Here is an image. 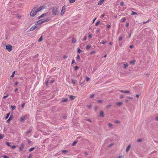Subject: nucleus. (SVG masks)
I'll return each instance as SVG.
<instances>
[{
	"mask_svg": "<svg viewBox=\"0 0 158 158\" xmlns=\"http://www.w3.org/2000/svg\"><path fill=\"white\" fill-rule=\"evenodd\" d=\"M52 12L53 15L55 16L58 15L59 14L58 7L55 6H53L52 9Z\"/></svg>",
	"mask_w": 158,
	"mask_h": 158,
	"instance_id": "obj_1",
	"label": "nucleus"
},
{
	"mask_svg": "<svg viewBox=\"0 0 158 158\" xmlns=\"http://www.w3.org/2000/svg\"><path fill=\"white\" fill-rule=\"evenodd\" d=\"M37 8H36V7H34L33 9L31 12L30 13V16L32 17H33L38 12H37Z\"/></svg>",
	"mask_w": 158,
	"mask_h": 158,
	"instance_id": "obj_2",
	"label": "nucleus"
},
{
	"mask_svg": "<svg viewBox=\"0 0 158 158\" xmlns=\"http://www.w3.org/2000/svg\"><path fill=\"white\" fill-rule=\"evenodd\" d=\"M6 49L9 51L10 52L12 50V46L10 44H7L6 46Z\"/></svg>",
	"mask_w": 158,
	"mask_h": 158,
	"instance_id": "obj_3",
	"label": "nucleus"
},
{
	"mask_svg": "<svg viewBox=\"0 0 158 158\" xmlns=\"http://www.w3.org/2000/svg\"><path fill=\"white\" fill-rule=\"evenodd\" d=\"M65 6H64L62 8L60 12V14L61 15H62L64 14V12H65Z\"/></svg>",
	"mask_w": 158,
	"mask_h": 158,
	"instance_id": "obj_4",
	"label": "nucleus"
},
{
	"mask_svg": "<svg viewBox=\"0 0 158 158\" xmlns=\"http://www.w3.org/2000/svg\"><path fill=\"white\" fill-rule=\"evenodd\" d=\"M27 116L25 115L21 117L20 118L19 120L21 122H23L26 119Z\"/></svg>",
	"mask_w": 158,
	"mask_h": 158,
	"instance_id": "obj_5",
	"label": "nucleus"
},
{
	"mask_svg": "<svg viewBox=\"0 0 158 158\" xmlns=\"http://www.w3.org/2000/svg\"><path fill=\"white\" fill-rule=\"evenodd\" d=\"M13 118V115H11L9 119L7 120V122L8 123H9L10 122V121Z\"/></svg>",
	"mask_w": 158,
	"mask_h": 158,
	"instance_id": "obj_6",
	"label": "nucleus"
},
{
	"mask_svg": "<svg viewBox=\"0 0 158 158\" xmlns=\"http://www.w3.org/2000/svg\"><path fill=\"white\" fill-rule=\"evenodd\" d=\"M35 25H40L42 24V23L41 20H39L36 22H35Z\"/></svg>",
	"mask_w": 158,
	"mask_h": 158,
	"instance_id": "obj_7",
	"label": "nucleus"
},
{
	"mask_svg": "<svg viewBox=\"0 0 158 158\" xmlns=\"http://www.w3.org/2000/svg\"><path fill=\"white\" fill-rule=\"evenodd\" d=\"M82 78L81 77V79L79 81V83L81 85H85L84 83L85 82V80L82 81V80H81Z\"/></svg>",
	"mask_w": 158,
	"mask_h": 158,
	"instance_id": "obj_8",
	"label": "nucleus"
},
{
	"mask_svg": "<svg viewBox=\"0 0 158 158\" xmlns=\"http://www.w3.org/2000/svg\"><path fill=\"white\" fill-rule=\"evenodd\" d=\"M119 91L120 92L122 93H130V91L129 90L124 91L123 90H120Z\"/></svg>",
	"mask_w": 158,
	"mask_h": 158,
	"instance_id": "obj_9",
	"label": "nucleus"
},
{
	"mask_svg": "<svg viewBox=\"0 0 158 158\" xmlns=\"http://www.w3.org/2000/svg\"><path fill=\"white\" fill-rule=\"evenodd\" d=\"M104 116V112L102 111H100V117H103Z\"/></svg>",
	"mask_w": 158,
	"mask_h": 158,
	"instance_id": "obj_10",
	"label": "nucleus"
},
{
	"mask_svg": "<svg viewBox=\"0 0 158 158\" xmlns=\"http://www.w3.org/2000/svg\"><path fill=\"white\" fill-rule=\"evenodd\" d=\"M37 28V27L36 26H32L30 28V30L31 31H32Z\"/></svg>",
	"mask_w": 158,
	"mask_h": 158,
	"instance_id": "obj_11",
	"label": "nucleus"
},
{
	"mask_svg": "<svg viewBox=\"0 0 158 158\" xmlns=\"http://www.w3.org/2000/svg\"><path fill=\"white\" fill-rule=\"evenodd\" d=\"M131 144H129L128 146L126 149V152H127L130 149V148H131Z\"/></svg>",
	"mask_w": 158,
	"mask_h": 158,
	"instance_id": "obj_12",
	"label": "nucleus"
},
{
	"mask_svg": "<svg viewBox=\"0 0 158 158\" xmlns=\"http://www.w3.org/2000/svg\"><path fill=\"white\" fill-rule=\"evenodd\" d=\"M40 20L41 21L42 23H43L46 22H47L49 20L48 19H40Z\"/></svg>",
	"mask_w": 158,
	"mask_h": 158,
	"instance_id": "obj_13",
	"label": "nucleus"
},
{
	"mask_svg": "<svg viewBox=\"0 0 158 158\" xmlns=\"http://www.w3.org/2000/svg\"><path fill=\"white\" fill-rule=\"evenodd\" d=\"M69 98L70 100H72L75 98V96H74L70 95Z\"/></svg>",
	"mask_w": 158,
	"mask_h": 158,
	"instance_id": "obj_14",
	"label": "nucleus"
},
{
	"mask_svg": "<svg viewBox=\"0 0 158 158\" xmlns=\"http://www.w3.org/2000/svg\"><path fill=\"white\" fill-rule=\"evenodd\" d=\"M24 147V145L22 143L21 144V146L19 147V149L20 150L22 151Z\"/></svg>",
	"mask_w": 158,
	"mask_h": 158,
	"instance_id": "obj_15",
	"label": "nucleus"
},
{
	"mask_svg": "<svg viewBox=\"0 0 158 158\" xmlns=\"http://www.w3.org/2000/svg\"><path fill=\"white\" fill-rule=\"evenodd\" d=\"M128 64L127 63L125 64H123V68L124 69H126L128 66Z\"/></svg>",
	"mask_w": 158,
	"mask_h": 158,
	"instance_id": "obj_16",
	"label": "nucleus"
},
{
	"mask_svg": "<svg viewBox=\"0 0 158 158\" xmlns=\"http://www.w3.org/2000/svg\"><path fill=\"white\" fill-rule=\"evenodd\" d=\"M77 41L73 37L72 38V43H75Z\"/></svg>",
	"mask_w": 158,
	"mask_h": 158,
	"instance_id": "obj_17",
	"label": "nucleus"
},
{
	"mask_svg": "<svg viewBox=\"0 0 158 158\" xmlns=\"http://www.w3.org/2000/svg\"><path fill=\"white\" fill-rule=\"evenodd\" d=\"M135 60H132L130 62V63L131 64L134 65L135 64Z\"/></svg>",
	"mask_w": 158,
	"mask_h": 158,
	"instance_id": "obj_18",
	"label": "nucleus"
},
{
	"mask_svg": "<svg viewBox=\"0 0 158 158\" xmlns=\"http://www.w3.org/2000/svg\"><path fill=\"white\" fill-rule=\"evenodd\" d=\"M124 36H120L118 40L120 41H122L123 38H124Z\"/></svg>",
	"mask_w": 158,
	"mask_h": 158,
	"instance_id": "obj_19",
	"label": "nucleus"
},
{
	"mask_svg": "<svg viewBox=\"0 0 158 158\" xmlns=\"http://www.w3.org/2000/svg\"><path fill=\"white\" fill-rule=\"evenodd\" d=\"M77 59L78 61H79L80 60L81 58L79 54L77 55Z\"/></svg>",
	"mask_w": 158,
	"mask_h": 158,
	"instance_id": "obj_20",
	"label": "nucleus"
},
{
	"mask_svg": "<svg viewBox=\"0 0 158 158\" xmlns=\"http://www.w3.org/2000/svg\"><path fill=\"white\" fill-rule=\"evenodd\" d=\"M116 104L117 105L120 106L122 104V103L121 102H117Z\"/></svg>",
	"mask_w": 158,
	"mask_h": 158,
	"instance_id": "obj_21",
	"label": "nucleus"
},
{
	"mask_svg": "<svg viewBox=\"0 0 158 158\" xmlns=\"http://www.w3.org/2000/svg\"><path fill=\"white\" fill-rule=\"evenodd\" d=\"M68 101V99L67 98H65L64 99H63L61 102H67Z\"/></svg>",
	"mask_w": 158,
	"mask_h": 158,
	"instance_id": "obj_22",
	"label": "nucleus"
},
{
	"mask_svg": "<svg viewBox=\"0 0 158 158\" xmlns=\"http://www.w3.org/2000/svg\"><path fill=\"white\" fill-rule=\"evenodd\" d=\"M42 6H40L38 9H37V12H39L40 11V10H42Z\"/></svg>",
	"mask_w": 158,
	"mask_h": 158,
	"instance_id": "obj_23",
	"label": "nucleus"
},
{
	"mask_svg": "<svg viewBox=\"0 0 158 158\" xmlns=\"http://www.w3.org/2000/svg\"><path fill=\"white\" fill-rule=\"evenodd\" d=\"M15 73V71H14L12 73L11 75L10 76V78H13L14 77Z\"/></svg>",
	"mask_w": 158,
	"mask_h": 158,
	"instance_id": "obj_24",
	"label": "nucleus"
},
{
	"mask_svg": "<svg viewBox=\"0 0 158 158\" xmlns=\"http://www.w3.org/2000/svg\"><path fill=\"white\" fill-rule=\"evenodd\" d=\"M43 40V38H42V36H41L40 38V39L38 40V42H40L41 41H42Z\"/></svg>",
	"mask_w": 158,
	"mask_h": 158,
	"instance_id": "obj_25",
	"label": "nucleus"
},
{
	"mask_svg": "<svg viewBox=\"0 0 158 158\" xmlns=\"http://www.w3.org/2000/svg\"><path fill=\"white\" fill-rule=\"evenodd\" d=\"M108 126L110 128H113V125L112 123H109L108 124Z\"/></svg>",
	"mask_w": 158,
	"mask_h": 158,
	"instance_id": "obj_26",
	"label": "nucleus"
},
{
	"mask_svg": "<svg viewBox=\"0 0 158 158\" xmlns=\"http://www.w3.org/2000/svg\"><path fill=\"white\" fill-rule=\"evenodd\" d=\"M10 107L11 108L12 110H15L16 109V107L15 106H11Z\"/></svg>",
	"mask_w": 158,
	"mask_h": 158,
	"instance_id": "obj_27",
	"label": "nucleus"
},
{
	"mask_svg": "<svg viewBox=\"0 0 158 158\" xmlns=\"http://www.w3.org/2000/svg\"><path fill=\"white\" fill-rule=\"evenodd\" d=\"M77 143V141H74L72 144V146H74Z\"/></svg>",
	"mask_w": 158,
	"mask_h": 158,
	"instance_id": "obj_28",
	"label": "nucleus"
},
{
	"mask_svg": "<svg viewBox=\"0 0 158 158\" xmlns=\"http://www.w3.org/2000/svg\"><path fill=\"white\" fill-rule=\"evenodd\" d=\"M10 115V113H9L8 114H6V116L5 117V119H7L9 117V115Z\"/></svg>",
	"mask_w": 158,
	"mask_h": 158,
	"instance_id": "obj_29",
	"label": "nucleus"
},
{
	"mask_svg": "<svg viewBox=\"0 0 158 158\" xmlns=\"http://www.w3.org/2000/svg\"><path fill=\"white\" fill-rule=\"evenodd\" d=\"M107 41H102L101 44H102L104 45H105L107 43Z\"/></svg>",
	"mask_w": 158,
	"mask_h": 158,
	"instance_id": "obj_30",
	"label": "nucleus"
},
{
	"mask_svg": "<svg viewBox=\"0 0 158 158\" xmlns=\"http://www.w3.org/2000/svg\"><path fill=\"white\" fill-rule=\"evenodd\" d=\"M34 149H35L34 147L31 148H30L29 149V151L30 152H31V151H33V150H34Z\"/></svg>",
	"mask_w": 158,
	"mask_h": 158,
	"instance_id": "obj_31",
	"label": "nucleus"
},
{
	"mask_svg": "<svg viewBox=\"0 0 158 158\" xmlns=\"http://www.w3.org/2000/svg\"><path fill=\"white\" fill-rule=\"evenodd\" d=\"M6 144L9 146L11 147V145H10V143L9 142H6Z\"/></svg>",
	"mask_w": 158,
	"mask_h": 158,
	"instance_id": "obj_32",
	"label": "nucleus"
},
{
	"mask_svg": "<svg viewBox=\"0 0 158 158\" xmlns=\"http://www.w3.org/2000/svg\"><path fill=\"white\" fill-rule=\"evenodd\" d=\"M75 0H69V2L70 3H73L74 2Z\"/></svg>",
	"mask_w": 158,
	"mask_h": 158,
	"instance_id": "obj_33",
	"label": "nucleus"
},
{
	"mask_svg": "<svg viewBox=\"0 0 158 158\" xmlns=\"http://www.w3.org/2000/svg\"><path fill=\"white\" fill-rule=\"evenodd\" d=\"M131 14L132 15H137V13L135 12L134 11H132V13Z\"/></svg>",
	"mask_w": 158,
	"mask_h": 158,
	"instance_id": "obj_34",
	"label": "nucleus"
},
{
	"mask_svg": "<svg viewBox=\"0 0 158 158\" xmlns=\"http://www.w3.org/2000/svg\"><path fill=\"white\" fill-rule=\"evenodd\" d=\"M82 52V51L81 50L80 48H78L77 49V52L79 53H80V52Z\"/></svg>",
	"mask_w": 158,
	"mask_h": 158,
	"instance_id": "obj_35",
	"label": "nucleus"
},
{
	"mask_svg": "<svg viewBox=\"0 0 158 158\" xmlns=\"http://www.w3.org/2000/svg\"><path fill=\"white\" fill-rule=\"evenodd\" d=\"M86 49H88L90 48L91 46L89 45H87L86 46Z\"/></svg>",
	"mask_w": 158,
	"mask_h": 158,
	"instance_id": "obj_36",
	"label": "nucleus"
},
{
	"mask_svg": "<svg viewBox=\"0 0 158 158\" xmlns=\"http://www.w3.org/2000/svg\"><path fill=\"white\" fill-rule=\"evenodd\" d=\"M143 141L142 139H140L137 140V142H141Z\"/></svg>",
	"mask_w": 158,
	"mask_h": 158,
	"instance_id": "obj_37",
	"label": "nucleus"
},
{
	"mask_svg": "<svg viewBox=\"0 0 158 158\" xmlns=\"http://www.w3.org/2000/svg\"><path fill=\"white\" fill-rule=\"evenodd\" d=\"M100 23V21H98V22H97L96 23H95V26H97Z\"/></svg>",
	"mask_w": 158,
	"mask_h": 158,
	"instance_id": "obj_38",
	"label": "nucleus"
},
{
	"mask_svg": "<svg viewBox=\"0 0 158 158\" xmlns=\"http://www.w3.org/2000/svg\"><path fill=\"white\" fill-rule=\"evenodd\" d=\"M47 14V13L41 15V17L42 18L45 16Z\"/></svg>",
	"mask_w": 158,
	"mask_h": 158,
	"instance_id": "obj_39",
	"label": "nucleus"
},
{
	"mask_svg": "<svg viewBox=\"0 0 158 158\" xmlns=\"http://www.w3.org/2000/svg\"><path fill=\"white\" fill-rule=\"evenodd\" d=\"M78 69L79 67L77 66H76L75 67L74 69L75 70L77 71V69Z\"/></svg>",
	"mask_w": 158,
	"mask_h": 158,
	"instance_id": "obj_40",
	"label": "nucleus"
},
{
	"mask_svg": "<svg viewBox=\"0 0 158 158\" xmlns=\"http://www.w3.org/2000/svg\"><path fill=\"white\" fill-rule=\"evenodd\" d=\"M62 152L64 153L65 154H66L68 152V151L65 150H63L62 151Z\"/></svg>",
	"mask_w": 158,
	"mask_h": 158,
	"instance_id": "obj_41",
	"label": "nucleus"
},
{
	"mask_svg": "<svg viewBox=\"0 0 158 158\" xmlns=\"http://www.w3.org/2000/svg\"><path fill=\"white\" fill-rule=\"evenodd\" d=\"M126 20V19L125 18H123L122 19V22H124Z\"/></svg>",
	"mask_w": 158,
	"mask_h": 158,
	"instance_id": "obj_42",
	"label": "nucleus"
},
{
	"mask_svg": "<svg viewBox=\"0 0 158 158\" xmlns=\"http://www.w3.org/2000/svg\"><path fill=\"white\" fill-rule=\"evenodd\" d=\"M95 52V51H93L90 52V54L91 55L94 53Z\"/></svg>",
	"mask_w": 158,
	"mask_h": 158,
	"instance_id": "obj_43",
	"label": "nucleus"
},
{
	"mask_svg": "<svg viewBox=\"0 0 158 158\" xmlns=\"http://www.w3.org/2000/svg\"><path fill=\"white\" fill-rule=\"evenodd\" d=\"M31 131H32L31 130H29L28 131H27L26 132V133L27 134L29 133H31Z\"/></svg>",
	"mask_w": 158,
	"mask_h": 158,
	"instance_id": "obj_44",
	"label": "nucleus"
},
{
	"mask_svg": "<svg viewBox=\"0 0 158 158\" xmlns=\"http://www.w3.org/2000/svg\"><path fill=\"white\" fill-rule=\"evenodd\" d=\"M4 137V135H2L1 134H0V139H2Z\"/></svg>",
	"mask_w": 158,
	"mask_h": 158,
	"instance_id": "obj_45",
	"label": "nucleus"
},
{
	"mask_svg": "<svg viewBox=\"0 0 158 158\" xmlns=\"http://www.w3.org/2000/svg\"><path fill=\"white\" fill-rule=\"evenodd\" d=\"M88 107L89 109H91L92 108V105L91 104L88 105Z\"/></svg>",
	"mask_w": 158,
	"mask_h": 158,
	"instance_id": "obj_46",
	"label": "nucleus"
},
{
	"mask_svg": "<svg viewBox=\"0 0 158 158\" xmlns=\"http://www.w3.org/2000/svg\"><path fill=\"white\" fill-rule=\"evenodd\" d=\"M8 96V94H7L6 95V96L3 97V99H5V98H6Z\"/></svg>",
	"mask_w": 158,
	"mask_h": 158,
	"instance_id": "obj_47",
	"label": "nucleus"
},
{
	"mask_svg": "<svg viewBox=\"0 0 158 158\" xmlns=\"http://www.w3.org/2000/svg\"><path fill=\"white\" fill-rule=\"evenodd\" d=\"M97 102L99 103H101L102 102V100H98Z\"/></svg>",
	"mask_w": 158,
	"mask_h": 158,
	"instance_id": "obj_48",
	"label": "nucleus"
},
{
	"mask_svg": "<svg viewBox=\"0 0 158 158\" xmlns=\"http://www.w3.org/2000/svg\"><path fill=\"white\" fill-rule=\"evenodd\" d=\"M121 6H123L124 5V3L123 2H121L120 3Z\"/></svg>",
	"mask_w": 158,
	"mask_h": 158,
	"instance_id": "obj_49",
	"label": "nucleus"
},
{
	"mask_svg": "<svg viewBox=\"0 0 158 158\" xmlns=\"http://www.w3.org/2000/svg\"><path fill=\"white\" fill-rule=\"evenodd\" d=\"M94 94H91L90 95L89 98H93L94 96Z\"/></svg>",
	"mask_w": 158,
	"mask_h": 158,
	"instance_id": "obj_50",
	"label": "nucleus"
},
{
	"mask_svg": "<svg viewBox=\"0 0 158 158\" xmlns=\"http://www.w3.org/2000/svg\"><path fill=\"white\" fill-rule=\"evenodd\" d=\"M25 103H23L22 105H21V107H22V108H23L24 106H25Z\"/></svg>",
	"mask_w": 158,
	"mask_h": 158,
	"instance_id": "obj_51",
	"label": "nucleus"
},
{
	"mask_svg": "<svg viewBox=\"0 0 158 158\" xmlns=\"http://www.w3.org/2000/svg\"><path fill=\"white\" fill-rule=\"evenodd\" d=\"M86 38H87V37L86 36H85L84 37V39L83 40V41H85L86 40Z\"/></svg>",
	"mask_w": 158,
	"mask_h": 158,
	"instance_id": "obj_52",
	"label": "nucleus"
},
{
	"mask_svg": "<svg viewBox=\"0 0 158 158\" xmlns=\"http://www.w3.org/2000/svg\"><path fill=\"white\" fill-rule=\"evenodd\" d=\"M90 80V79L89 77H86V81H89Z\"/></svg>",
	"mask_w": 158,
	"mask_h": 158,
	"instance_id": "obj_53",
	"label": "nucleus"
},
{
	"mask_svg": "<svg viewBox=\"0 0 158 158\" xmlns=\"http://www.w3.org/2000/svg\"><path fill=\"white\" fill-rule=\"evenodd\" d=\"M32 157V155L31 154H30L28 158H31Z\"/></svg>",
	"mask_w": 158,
	"mask_h": 158,
	"instance_id": "obj_54",
	"label": "nucleus"
},
{
	"mask_svg": "<svg viewBox=\"0 0 158 158\" xmlns=\"http://www.w3.org/2000/svg\"><path fill=\"white\" fill-rule=\"evenodd\" d=\"M124 95H121L120 96V99H122V98H123V97H124Z\"/></svg>",
	"mask_w": 158,
	"mask_h": 158,
	"instance_id": "obj_55",
	"label": "nucleus"
},
{
	"mask_svg": "<svg viewBox=\"0 0 158 158\" xmlns=\"http://www.w3.org/2000/svg\"><path fill=\"white\" fill-rule=\"evenodd\" d=\"M72 83L73 84H75V82L74 80H72Z\"/></svg>",
	"mask_w": 158,
	"mask_h": 158,
	"instance_id": "obj_56",
	"label": "nucleus"
},
{
	"mask_svg": "<svg viewBox=\"0 0 158 158\" xmlns=\"http://www.w3.org/2000/svg\"><path fill=\"white\" fill-rule=\"evenodd\" d=\"M3 157L4 158H9V157L6 156H4Z\"/></svg>",
	"mask_w": 158,
	"mask_h": 158,
	"instance_id": "obj_57",
	"label": "nucleus"
},
{
	"mask_svg": "<svg viewBox=\"0 0 158 158\" xmlns=\"http://www.w3.org/2000/svg\"><path fill=\"white\" fill-rule=\"evenodd\" d=\"M129 26V23H126V26L128 27Z\"/></svg>",
	"mask_w": 158,
	"mask_h": 158,
	"instance_id": "obj_58",
	"label": "nucleus"
},
{
	"mask_svg": "<svg viewBox=\"0 0 158 158\" xmlns=\"http://www.w3.org/2000/svg\"><path fill=\"white\" fill-rule=\"evenodd\" d=\"M92 35L91 34H89V39H91L92 38Z\"/></svg>",
	"mask_w": 158,
	"mask_h": 158,
	"instance_id": "obj_59",
	"label": "nucleus"
},
{
	"mask_svg": "<svg viewBox=\"0 0 158 158\" xmlns=\"http://www.w3.org/2000/svg\"><path fill=\"white\" fill-rule=\"evenodd\" d=\"M75 62V61L74 59L72 61V64H73Z\"/></svg>",
	"mask_w": 158,
	"mask_h": 158,
	"instance_id": "obj_60",
	"label": "nucleus"
},
{
	"mask_svg": "<svg viewBox=\"0 0 158 158\" xmlns=\"http://www.w3.org/2000/svg\"><path fill=\"white\" fill-rule=\"evenodd\" d=\"M86 121L90 122H91V120L90 119H86Z\"/></svg>",
	"mask_w": 158,
	"mask_h": 158,
	"instance_id": "obj_61",
	"label": "nucleus"
},
{
	"mask_svg": "<svg viewBox=\"0 0 158 158\" xmlns=\"http://www.w3.org/2000/svg\"><path fill=\"white\" fill-rule=\"evenodd\" d=\"M110 27V25H107V27L108 29H109Z\"/></svg>",
	"mask_w": 158,
	"mask_h": 158,
	"instance_id": "obj_62",
	"label": "nucleus"
},
{
	"mask_svg": "<svg viewBox=\"0 0 158 158\" xmlns=\"http://www.w3.org/2000/svg\"><path fill=\"white\" fill-rule=\"evenodd\" d=\"M115 123H120V122L118 120H116L115 122Z\"/></svg>",
	"mask_w": 158,
	"mask_h": 158,
	"instance_id": "obj_63",
	"label": "nucleus"
},
{
	"mask_svg": "<svg viewBox=\"0 0 158 158\" xmlns=\"http://www.w3.org/2000/svg\"><path fill=\"white\" fill-rule=\"evenodd\" d=\"M67 56H66V55H64V56H63V58L64 59H66V58H67Z\"/></svg>",
	"mask_w": 158,
	"mask_h": 158,
	"instance_id": "obj_64",
	"label": "nucleus"
}]
</instances>
